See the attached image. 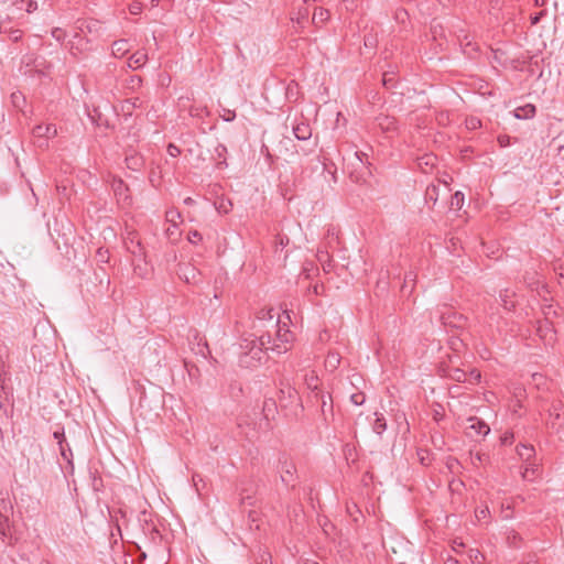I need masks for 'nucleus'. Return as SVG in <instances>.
I'll list each match as a JSON object with an SVG mask.
<instances>
[{
    "instance_id": "dca6fc26",
    "label": "nucleus",
    "mask_w": 564,
    "mask_h": 564,
    "mask_svg": "<svg viewBox=\"0 0 564 564\" xmlns=\"http://www.w3.org/2000/svg\"><path fill=\"white\" fill-rule=\"evenodd\" d=\"M440 194V187L436 184L427 185L424 194V199L426 204H432L433 206L437 203Z\"/></svg>"
},
{
    "instance_id": "f704fd0d",
    "label": "nucleus",
    "mask_w": 564,
    "mask_h": 564,
    "mask_svg": "<svg viewBox=\"0 0 564 564\" xmlns=\"http://www.w3.org/2000/svg\"><path fill=\"white\" fill-rule=\"evenodd\" d=\"M289 242H290V239L285 235H278L275 237V243H276V246H280L281 248H284L285 246H288Z\"/></svg>"
},
{
    "instance_id": "58836bf2",
    "label": "nucleus",
    "mask_w": 564,
    "mask_h": 564,
    "mask_svg": "<svg viewBox=\"0 0 564 564\" xmlns=\"http://www.w3.org/2000/svg\"><path fill=\"white\" fill-rule=\"evenodd\" d=\"M53 436L54 438L57 441V444L59 445V442H63L66 443V440H65V433H64V429H59V430H56L54 433H53Z\"/></svg>"
},
{
    "instance_id": "052dcab7",
    "label": "nucleus",
    "mask_w": 564,
    "mask_h": 564,
    "mask_svg": "<svg viewBox=\"0 0 564 564\" xmlns=\"http://www.w3.org/2000/svg\"><path fill=\"white\" fill-rule=\"evenodd\" d=\"M313 292H314L315 294H318V285H317V284L313 286Z\"/></svg>"
},
{
    "instance_id": "412c9836",
    "label": "nucleus",
    "mask_w": 564,
    "mask_h": 564,
    "mask_svg": "<svg viewBox=\"0 0 564 564\" xmlns=\"http://www.w3.org/2000/svg\"><path fill=\"white\" fill-rule=\"evenodd\" d=\"M465 196L462 192L457 191L451 196L449 208L459 210L464 206Z\"/></svg>"
},
{
    "instance_id": "49530a36",
    "label": "nucleus",
    "mask_w": 564,
    "mask_h": 564,
    "mask_svg": "<svg viewBox=\"0 0 564 564\" xmlns=\"http://www.w3.org/2000/svg\"><path fill=\"white\" fill-rule=\"evenodd\" d=\"M480 124L479 120L476 119V118H471L469 121H468V126L471 128V129H476L478 126Z\"/></svg>"
},
{
    "instance_id": "9b49d317",
    "label": "nucleus",
    "mask_w": 564,
    "mask_h": 564,
    "mask_svg": "<svg viewBox=\"0 0 564 564\" xmlns=\"http://www.w3.org/2000/svg\"><path fill=\"white\" fill-rule=\"evenodd\" d=\"M111 186H112L113 193H115L116 197L118 198V200L126 202L129 198V196H128L129 188H128L127 184L121 178H113Z\"/></svg>"
},
{
    "instance_id": "3c124183",
    "label": "nucleus",
    "mask_w": 564,
    "mask_h": 564,
    "mask_svg": "<svg viewBox=\"0 0 564 564\" xmlns=\"http://www.w3.org/2000/svg\"><path fill=\"white\" fill-rule=\"evenodd\" d=\"M328 360H329V362H335V361L339 362V359L335 355L329 356Z\"/></svg>"
},
{
    "instance_id": "5701e85b",
    "label": "nucleus",
    "mask_w": 564,
    "mask_h": 564,
    "mask_svg": "<svg viewBox=\"0 0 564 564\" xmlns=\"http://www.w3.org/2000/svg\"><path fill=\"white\" fill-rule=\"evenodd\" d=\"M447 376L457 382H464L467 379L466 372L457 367L449 368Z\"/></svg>"
},
{
    "instance_id": "a211bd4d",
    "label": "nucleus",
    "mask_w": 564,
    "mask_h": 564,
    "mask_svg": "<svg viewBox=\"0 0 564 564\" xmlns=\"http://www.w3.org/2000/svg\"><path fill=\"white\" fill-rule=\"evenodd\" d=\"M376 419L372 423V430L376 434L381 435L387 430V420L383 414L376 412Z\"/></svg>"
},
{
    "instance_id": "774afa93",
    "label": "nucleus",
    "mask_w": 564,
    "mask_h": 564,
    "mask_svg": "<svg viewBox=\"0 0 564 564\" xmlns=\"http://www.w3.org/2000/svg\"><path fill=\"white\" fill-rule=\"evenodd\" d=\"M159 3V0H152V4L156 6Z\"/></svg>"
},
{
    "instance_id": "c756f323",
    "label": "nucleus",
    "mask_w": 564,
    "mask_h": 564,
    "mask_svg": "<svg viewBox=\"0 0 564 564\" xmlns=\"http://www.w3.org/2000/svg\"><path fill=\"white\" fill-rule=\"evenodd\" d=\"M365 400H366V397L362 392L354 393L350 395V401L355 405L364 404Z\"/></svg>"
},
{
    "instance_id": "0eeeda50",
    "label": "nucleus",
    "mask_w": 564,
    "mask_h": 564,
    "mask_svg": "<svg viewBox=\"0 0 564 564\" xmlns=\"http://www.w3.org/2000/svg\"><path fill=\"white\" fill-rule=\"evenodd\" d=\"M177 274L186 283L196 284L199 282L200 272L191 263H180Z\"/></svg>"
},
{
    "instance_id": "1a4fd4ad",
    "label": "nucleus",
    "mask_w": 564,
    "mask_h": 564,
    "mask_svg": "<svg viewBox=\"0 0 564 564\" xmlns=\"http://www.w3.org/2000/svg\"><path fill=\"white\" fill-rule=\"evenodd\" d=\"M57 134V130L55 128V126L53 124H39L36 127H34L33 129V135L34 138H44V139H52L54 137H56Z\"/></svg>"
},
{
    "instance_id": "864d4df0",
    "label": "nucleus",
    "mask_w": 564,
    "mask_h": 564,
    "mask_svg": "<svg viewBox=\"0 0 564 564\" xmlns=\"http://www.w3.org/2000/svg\"><path fill=\"white\" fill-rule=\"evenodd\" d=\"M508 139V137H499L498 141L501 145H505L506 144V140Z\"/></svg>"
},
{
    "instance_id": "f257e3e1",
    "label": "nucleus",
    "mask_w": 564,
    "mask_h": 564,
    "mask_svg": "<svg viewBox=\"0 0 564 564\" xmlns=\"http://www.w3.org/2000/svg\"><path fill=\"white\" fill-rule=\"evenodd\" d=\"M272 336L270 333L262 334L258 338L245 339V348L247 351L241 358V364L248 367L260 365L265 357V351L271 350Z\"/></svg>"
},
{
    "instance_id": "aec40b11",
    "label": "nucleus",
    "mask_w": 564,
    "mask_h": 564,
    "mask_svg": "<svg viewBox=\"0 0 564 564\" xmlns=\"http://www.w3.org/2000/svg\"><path fill=\"white\" fill-rule=\"evenodd\" d=\"M517 453L521 459L529 460L534 456L535 451L532 445L520 444L517 446Z\"/></svg>"
},
{
    "instance_id": "a18cd8bd",
    "label": "nucleus",
    "mask_w": 564,
    "mask_h": 564,
    "mask_svg": "<svg viewBox=\"0 0 564 564\" xmlns=\"http://www.w3.org/2000/svg\"><path fill=\"white\" fill-rule=\"evenodd\" d=\"M198 352L202 354V356L204 358H206V354H209V348H208L207 343H204V345L199 348Z\"/></svg>"
},
{
    "instance_id": "c9c22d12",
    "label": "nucleus",
    "mask_w": 564,
    "mask_h": 564,
    "mask_svg": "<svg viewBox=\"0 0 564 564\" xmlns=\"http://www.w3.org/2000/svg\"><path fill=\"white\" fill-rule=\"evenodd\" d=\"M203 239V236L200 232H198L197 230H193V231H189L188 234V240L189 242L192 243H197L198 241H200Z\"/></svg>"
},
{
    "instance_id": "b1692460",
    "label": "nucleus",
    "mask_w": 564,
    "mask_h": 564,
    "mask_svg": "<svg viewBox=\"0 0 564 564\" xmlns=\"http://www.w3.org/2000/svg\"><path fill=\"white\" fill-rule=\"evenodd\" d=\"M129 51L127 40H118L112 43L113 55H124Z\"/></svg>"
},
{
    "instance_id": "2eb2a0df",
    "label": "nucleus",
    "mask_w": 564,
    "mask_h": 564,
    "mask_svg": "<svg viewBox=\"0 0 564 564\" xmlns=\"http://www.w3.org/2000/svg\"><path fill=\"white\" fill-rule=\"evenodd\" d=\"M226 154L227 148L221 143H217L213 153V159L216 161L217 167L227 166Z\"/></svg>"
},
{
    "instance_id": "4468645a",
    "label": "nucleus",
    "mask_w": 564,
    "mask_h": 564,
    "mask_svg": "<svg viewBox=\"0 0 564 564\" xmlns=\"http://www.w3.org/2000/svg\"><path fill=\"white\" fill-rule=\"evenodd\" d=\"M536 108L532 104H527L522 107H518L514 110V117L517 119H531L535 116Z\"/></svg>"
},
{
    "instance_id": "6e6552de",
    "label": "nucleus",
    "mask_w": 564,
    "mask_h": 564,
    "mask_svg": "<svg viewBox=\"0 0 564 564\" xmlns=\"http://www.w3.org/2000/svg\"><path fill=\"white\" fill-rule=\"evenodd\" d=\"M550 423L553 429L564 427V408L561 402L554 403L550 409Z\"/></svg>"
},
{
    "instance_id": "e433bc0d",
    "label": "nucleus",
    "mask_w": 564,
    "mask_h": 564,
    "mask_svg": "<svg viewBox=\"0 0 564 564\" xmlns=\"http://www.w3.org/2000/svg\"><path fill=\"white\" fill-rule=\"evenodd\" d=\"M258 318L259 319H269V321H272L273 319V314H272V310H261L259 313H258Z\"/></svg>"
},
{
    "instance_id": "09e8293b",
    "label": "nucleus",
    "mask_w": 564,
    "mask_h": 564,
    "mask_svg": "<svg viewBox=\"0 0 564 564\" xmlns=\"http://www.w3.org/2000/svg\"><path fill=\"white\" fill-rule=\"evenodd\" d=\"M20 37H21V33H20V31H19V30H17V31H14V32L12 33V39H13L14 41H18Z\"/></svg>"
},
{
    "instance_id": "c03bdc74",
    "label": "nucleus",
    "mask_w": 564,
    "mask_h": 564,
    "mask_svg": "<svg viewBox=\"0 0 564 564\" xmlns=\"http://www.w3.org/2000/svg\"><path fill=\"white\" fill-rule=\"evenodd\" d=\"M451 345H452V348H453L454 350H458V349H459V347L464 346V343H463V339H453V340L451 341Z\"/></svg>"
},
{
    "instance_id": "338daca9",
    "label": "nucleus",
    "mask_w": 564,
    "mask_h": 564,
    "mask_svg": "<svg viewBox=\"0 0 564 564\" xmlns=\"http://www.w3.org/2000/svg\"><path fill=\"white\" fill-rule=\"evenodd\" d=\"M191 202H192V198H189V197L185 199V204H189Z\"/></svg>"
},
{
    "instance_id": "680f3d73",
    "label": "nucleus",
    "mask_w": 564,
    "mask_h": 564,
    "mask_svg": "<svg viewBox=\"0 0 564 564\" xmlns=\"http://www.w3.org/2000/svg\"><path fill=\"white\" fill-rule=\"evenodd\" d=\"M528 284H529V286L533 288L536 284V282L530 281V282H528Z\"/></svg>"
},
{
    "instance_id": "bf43d9fd",
    "label": "nucleus",
    "mask_w": 564,
    "mask_h": 564,
    "mask_svg": "<svg viewBox=\"0 0 564 564\" xmlns=\"http://www.w3.org/2000/svg\"><path fill=\"white\" fill-rule=\"evenodd\" d=\"M471 375H474L475 378H480V373L475 370L471 371Z\"/></svg>"
},
{
    "instance_id": "4be33fe9",
    "label": "nucleus",
    "mask_w": 564,
    "mask_h": 564,
    "mask_svg": "<svg viewBox=\"0 0 564 564\" xmlns=\"http://www.w3.org/2000/svg\"><path fill=\"white\" fill-rule=\"evenodd\" d=\"M126 163L128 169L139 171L143 165V159L138 154H133L126 158Z\"/></svg>"
},
{
    "instance_id": "7ed1b4c3",
    "label": "nucleus",
    "mask_w": 564,
    "mask_h": 564,
    "mask_svg": "<svg viewBox=\"0 0 564 564\" xmlns=\"http://www.w3.org/2000/svg\"><path fill=\"white\" fill-rule=\"evenodd\" d=\"M276 470L280 474L281 482L294 488L297 482V470L295 464L288 458L285 454H281L278 459Z\"/></svg>"
},
{
    "instance_id": "ddd939ff",
    "label": "nucleus",
    "mask_w": 564,
    "mask_h": 564,
    "mask_svg": "<svg viewBox=\"0 0 564 564\" xmlns=\"http://www.w3.org/2000/svg\"><path fill=\"white\" fill-rule=\"evenodd\" d=\"M514 296V293L508 289H505V290H501L500 293H499V301H500V304L501 306L506 310V311H512L514 307H516V303L514 301L512 300V297Z\"/></svg>"
},
{
    "instance_id": "f3484780",
    "label": "nucleus",
    "mask_w": 564,
    "mask_h": 564,
    "mask_svg": "<svg viewBox=\"0 0 564 564\" xmlns=\"http://www.w3.org/2000/svg\"><path fill=\"white\" fill-rule=\"evenodd\" d=\"M58 448H59L61 456L63 457V459L68 464V466L73 470L74 465H73V453H72L70 446L68 445L67 442L64 444H63V442H59Z\"/></svg>"
},
{
    "instance_id": "8fccbe9b",
    "label": "nucleus",
    "mask_w": 564,
    "mask_h": 564,
    "mask_svg": "<svg viewBox=\"0 0 564 564\" xmlns=\"http://www.w3.org/2000/svg\"><path fill=\"white\" fill-rule=\"evenodd\" d=\"M442 416H443V414L440 411H437V410L434 411V419L435 420H440Z\"/></svg>"
},
{
    "instance_id": "f8f14e48",
    "label": "nucleus",
    "mask_w": 564,
    "mask_h": 564,
    "mask_svg": "<svg viewBox=\"0 0 564 564\" xmlns=\"http://www.w3.org/2000/svg\"><path fill=\"white\" fill-rule=\"evenodd\" d=\"M148 61V53L139 50L129 57L128 66L133 69L142 67Z\"/></svg>"
},
{
    "instance_id": "423d86ee",
    "label": "nucleus",
    "mask_w": 564,
    "mask_h": 564,
    "mask_svg": "<svg viewBox=\"0 0 564 564\" xmlns=\"http://www.w3.org/2000/svg\"><path fill=\"white\" fill-rule=\"evenodd\" d=\"M467 422V435L469 437L474 436H486L490 432L489 425L484 421L476 416H470Z\"/></svg>"
},
{
    "instance_id": "a878e982",
    "label": "nucleus",
    "mask_w": 564,
    "mask_h": 564,
    "mask_svg": "<svg viewBox=\"0 0 564 564\" xmlns=\"http://www.w3.org/2000/svg\"><path fill=\"white\" fill-rule=\"evenodd\" d=\"M436 156L433 154H425L417 159L419 166L423 169V166L433 167L436 164Z\"/></svg>"
},
{
    "instance_id": "20e7f679",
    "label": "nucleus",
    "mask_w": 564,
    "mask_h": 564,
    "mask_svg": "<svg viewBox=\"0 0 564 564\" xmlns=\"http://www.w3.org/2000/svg\"><path fill=\"white\" fill-rule=\"evenodd\" d=\"M437 318L444 327L464 329L467 325V317L447 305L437 312Z\"/></svg>"
},
{
    "instance_id": "cd10ccee",
    "label": "nucleus",
    "mask_w": 564,
    "mask_h": 564,
    "mask_svg": "<svg viewBox=\"0 0 564 564\" xmlns=\"http://www.w3.org/2000/svg\"><path fill=\"white\" fill-rule=\"evenodd\" d=\"M315 397H318L321 398V408H322V411L325 412L326 410V406L329 404V409H332V395L330 394H325L324 392H321V391H316L315 392Z\"/></svg>"
},
{
    "instance_id": "4c0bfd02",
    "label": "nucleus",
    "mask_w": 564,
    "mask_h": 564,
    "mask_svg": "<svg viewBox=\"0 0 564 564\" xmlns=\"http://www.w3.org/2000/svg\"><path fill=\"white\" fill-rule=\"evenodd\" d=\"M129 11L133 15L140 14L142 11V4L140 2H133L129 6Z\"/></svg>"
},
{
    "instance_id": "69168bd1",
    "label": "nucleus",
    "mask_w": 564,
    "mask_h": 564,
    "mask_svg": "<svg viewBox=\"0 0 564 564\" xmlns=\"http://www.w3.org/2000/svg\"><path fill=\"white\" fill-rule=\"evenodd\" d=\"M0 409H3V412H7V409H4V405L2 402H0Z\"/></svg>"
},
{
    "instance_id": "79ce46f5",
    "label": "nucleus",
    "mask_w": 564,
    "mask_h": 564,
    "mask_svg": "<svg viewBox=\"0 0 564 564\" xmlns=\"http://www.w3.org/2000/svg\"><path fill=\"white\" fill-rule=\"evenodd\" d=\"M223 118L225 121H232L236 118V113L235 111L227 109L225 110Z\"/></svg>"
},
{
    "instance_id": "a19ab883",
    "label": "nucleus",
    "mask_w": 564,
    "mask_h": 564,
    "mask_svg": "<svg viewBox=\"0 0 564 564\" xmlns=\"http://www.w3.org/2000/svg\"><path fill=\"white\" fill-rule=\"evenodd\" d=\"M230 207H231V203L230 202H225V200H221L217 207V209L221 213H225L227 214L229 210H230Z\"/></svg>"
},
{
    "instance_id": "603ef678",
    "label": "nucleus",
    "mask_w": 564,
    "mask_h": 564,
    "mask_svg": "<svg viewBox=\"0 0 564 564\" xmlns=\"http://www.w3.org/2000/svg\"><path fill=\"white\" fill-rule=\"evenodd\" d=\"M328 360H329V362H335V361L339 362V359L335 355L329 356Z\"/></svg>"
},
{
    "instance_id": "2f4dec72",
    "label": "nucleus",
    "mask_w": 564,
    "mask_h": 564,
    "mask_svg": "<svg viewBox=\"0 0 564 564\" xmlns=\"http://www.w3.org/2000/svg\"><path fill=\"white\" fill-rule=\"evenodd\" d=\"M65 31L61 28H55L52 30V36L58 42H62L65 39Z\"/></svg>"
},
{
    "instance_id": "0e129e2a",
    "label": "nucleus",
    "mask_w": 564,
    "mask_h": 564,
    "mask_svg": "<svg viewBox=\"0 0 564 564\" xmlns=\"http://www.w3.org/2000/svg\"><path fill=\"white\" fill-rule=\"evenodd\" d=\"M151 530H152L154 533H156V534L159 533V530H158L155 527H152V529H151Z\"/></svg>"
},
{
    "instance_id": "de8ad7c7",
    "label": "nucleus",
    "mask_w": 564,
    "mask_h": 564,
    "mask_svg": "<svg viewBox=\"0 0 564 564\" xmlns=\"http://www.w3.org/2000/svg\"><path fill=\"white\" fill-rule=\"evenodd\" d=\"M36 2H33V1H30L29 2V6H28V12H32L34 10H36Z\"/></svg>"
},
{
    "instance_id": "6e6d98bb",
    "label": "nucleus",
    "mask_w": 564,
    "mask_h": 564,
    "mask_svg": "<svg viewBox=\"0 0 564 564\" xmlns=\"http://www.w3.org/2000/svg\"><path fill=\"white\" fill-rule=\"evenodd\" d=\"M145 401H147V397L145 395L141 397V399H140V408L144 406Z\"/></svg>"
},
{
    "instance_id": "7c9ffc66",
    "label": "nucleus",
    "mask_w": 564,
    "mask_h": 564,
    "mask_svg": "<svg viewBox=\"0 0 564 564\" xmlns=\"http://www.w3.org/2000/svg\"><path fill=\"white\" fill-rule=\"evenodd\" d=\"M254 503L253 497L249 494H245V490L240 494V505L252 506Z\"/></svg>"
},
{
    "instance_id": "5fc2aeb1",
    "label": "nucleus",
    "mask_w": 564,
    "mask_h": 564,
    "mask_svg": "<svg viewBox=\"0 0 564 564\" xmlns=\"http://www.w3.org/2000/svg\"><path fill=\"white\" fill-rule=\"evenodd\" d=\"M12 100H13V104L17 106L18 101H19V96L17 94H12Z\"/></svg>"
},
{
    "instance_id": "c85d7f7f",
    "label": "nucleus",
    "mask_w": 564,
    "mask_h": 564,
    "mask_svg": "<svg viewBox=\"0 0 564 564\" xmlns=\"http://www.w3.org/2000/svg\"><path fill=\"white\" fill-rule=\"evenodd\" d=\"M181 219V214L176 210L166 212V220L172 224L173 228L177 227L176 220Z\"/></svg>"
},
{
    "instance_id": "13d9d810",
    "label": "nucleus",
    "mask_w": 564,
    "mask_h": 564,
    "mask_svg": "<svg viewBox=\"0 0 564 564\" xmlns=\"http://www.w3.org/2000/svg\"><path fill=\"white\" fill-rule=\"evenodd\" d=\"M475 459L478 460V462H481L482 460V455L481 454H477Z\"/></svg>"
},
{
    "instance_id": "39448f33",
    "label": "nucleus",
    "mask_w": 564,
    "mask_h": 564,
    "mask_svg": "<svg viewBox=\"0 0 564 564\" xmlns=\"http://www.w3.org/2000/svg\"><path fill=\"white\" fill-rule=\"evenodd\" d=\"M13 507L10 500L0 498V535L2 540L11 535L9 514L12 513Z\"/></svg>"
},
{
    "instance_id": "393cba45",
    "label": "nucleus",
    "mask_w": 564,
    "mask_h": 564,
    "mask_svg": "<svg viewBox=\"0 0 564 564\" xmlns=\"http://www.w3.org/2000/svg\"><path fill=\"white\" fill-rule=\"evenodd\" d=\"M328 19H329L328 10L319 8V9L315 10V12L313 14L312 22L317 25L318 23H324Z\"/></svg>"
},
{
    "instance_id": "e2e57ef3",
    "label": "nucleus",
    "mask_w": 564,
    "mask_h": 564,
    "mask_svg": "<svg viewBox=\"0 0 564 564\" xmlns=\"http://www.w3.org/2000/svg\"><path fill=\"white\" fill-rule=\"evenodd\" d=\"M487 511H488L487 509H482V510H480V512H479V513H480V516H485V513H486Z\"/></svg>"
},
{
    "instance_id": "37998d69",
    "label": "nucleus",
    "mask_w": 564,
    "mask_h": 564,
    "mask_svg": "<svg viewBox=\"0 0 564 564\" xmlns=\"http://www.w3.org/2000/svg\"><path fill=\"white\" fill-rule=\"evenodd\" d=\"M280 393H281V395H283V397L288 394V397H289V398H293V397L296 394V391H295L294 389H292V388H290V387H289L286 390L281 389V390H280Z\"/></svg>"
},
{
    "instance_id": "72a5a7b5",
    "label": "nucleus",
    "mask_w": 564,
    "mask_h": 564,
    "mask_svg": "<svg viewBox=\"0 0 564 564\" xmlns=\"http://www.w3.org/2000/svg\"><path fill=\"white\" fill-rule=\"evenodd\" d=\"M382 83L387 88H393L395 86V83L393 78L390 76L389 73H384L382 77Z\"/></svg>"
},
{
    "instance_id": "ea45409f",
    "label": "nucleus",
    "mask_w": 564,
    "mask_h": 564,
    "mask_svg": "<svg viewBox=\"0 0 564 564\" xmlns=\"http://www.w3.org/2000/svg\"><path fill=\"white\" fill-rule=\"evenodd\" d=\"M167 153L173 156V158H176L181 154V150L178 147H176L175 144L173 143H170L167 145Z\"/></svg>"
},
{
    "instance_id": "473e14b6",
    "label": "nucleus",
    "mask_w": 564,
    "mask_h": 564,
    "mask_svg": "<svg viewBox=\"0 0 564 564\" xmlns=\"http://www.w3.org/2000/svg\"><path fill=\"white\" fill-rule=\"evenodd\" d=\"M514 440V436H513V433L512 432H506L501 437H500V441H501V444L502 445H511L512 442Z\"/></svg>"
},
{
    "instance_id": "9d476101",
    "label": "nucleus",
    "mask_w": 564,
    "mask_h": 564,
    "mask_svg": "<svg viewBox=\"0 0 564 564\" xmlns=\"http://www.w3.org/2000/svg\"><path fill=\"white\" fill-rule=\"evenodd\" d=\"M293 133L297 140L305 141L312 137V129L307 122H300L293 126Z\"/></svg>"
},
{
    "instance_id": "6ab92c4d",
    "label": "nucleus",
    "mask_w": 564,
    "mask_h": 564,
    "mask_svg": "<svg viewBox=\"0 0 564 564\" xmlns=\"http://www.w3.org/2000/svg\"><path fill=\"white\" fill-rule=\"evenodd\" d=\"M276 411V402L274 399L272 398H268L263 401V406H262V413H263V416L269 420L270 416H273L274 413Z\"/></svg>"
},
{
    "instance_id": "f03ea898",
    "label": "nucleus",
    "mask_w": 564,
    "mask_h": 564,
    "mask_svg": "<svg viewBox=\"0 0 564 564\" xmlns=\"http://www.w3.org/2000/svg\"><path fill=\"white\" fill-rule=\"evenodd\" d=\"M275 338L272 337L271 350L276 354H284L290 349V345L294 339L293 333L289 329L286 323L281 319L275 322Z\"/></svg>"
},
{
    "instance_id": "4d7b16f0",
    "label": "nucleus",
    "mask_w": 564,
    "mask_h": 564,
    "mask_svg": "<svg viewBox=\"0 0 564 564\" xmlns=\"http://www.w3.org/2000/svg\"><path fill=\"white\" fill-rule=\"evenodd\" d=\"M539 20H540V17H539V15H535L534 18H532L531 23H532V24H536V23L539 22Z\"/></svg>"
},
{
    "instance_id": "bb28decb",
    "label": "nucleus",
    "mask_w": 564,
    "mask_h": 564,
    "mask_svg": "<svg viewBox=\"0 0 564 564\" xmlns=\"http://www.w3.org/2000/svg\"><path fill=\"white\" fill-rule=\"evenodd\" d=\"M307 18H308V10L305 7H302L299 9L296 17L292 18V21L296 22L299 25H303L304 22L307 20Z\"/></svg>"
}]
</instances>
